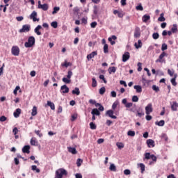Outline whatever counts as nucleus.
Masks as SVG:
<instances>
[{"instance_id":"f257e3e1","label":"nucleus","mask_w":178,"mask_h":178,"mask_svg":"<svg viewBox=\"0 0 178 178\" xmlns=\"http://www.w3.org/2000/svg\"><path fill=\"white\" fill-rule=\"evenodd\" d=\"M122 104L124 105L125 108H127V111H129V112H136V104H134L132 102H127V99H123L122 100Z\"/></svg>"},{"instance_id":"f03ea898","label":"nucleus","mask_w":178,"mask_h":178,"mask_svg":"<svg viewBox=\"0 0 178 178\" xmlns=\"http://www.w3.org/2000/svg\"><path fill=\"white\" fill-rule=\"evenodd\" d=\"M144 158H143V161H148V159H152L153 161H150L149 163V165H154V163H155V162H156V156L154 155V154H151V153L147 152L145 153L144 154Z\"/></svg>"},{"instance_id":"7ed1b4c3","label":"nucleus","mask_w":178,"mask_h":178,"mask_svg":"<svg viewBox=\"0 0 178 178\" xmlns=\"http://www.w3.org/2000/svg\"><path fill=\"white\" fill-rule=\"evenodd\" d=\"M63 176H67V171L64 168H60L56 171V178H63Z\"/></svg>"},{"instance_id":"20e7f679","label":"nucleus","mask_w":178,"mask_h":178,"mask_svg":"<svg viewBox=\"0 0 178 178\" xmlns=\"http://www.w3.org/2000/svg\"><path fill=\"white\" fill-rule=\"evenodd\" d=\"M34 44H35V38L34 36H30L28 38V41L24 43V47L26 48H31Z\"/></svg>"},{"instance_id":"39448f33","label":"nucleus","mask_w":178,"mask_h":178,"mask_svg":"<svg viewBox=\"0 0 178 178\" xmlns=\"http://www.w3.org/2000/svg\"><path fill=\"white\" fill-rule=\"evenodd\" d=\"M30 30H31V26H30V24H25L19 29V33H29Z\"/></svg>"},{"instance_id":"423d86ee","label":"nucleus","mask_w":178,"mask_h":178,"mask_svg":"<svg viewBox=\"0 0 178 178\" xmlns=\"http://www.w3.org/2000/svg\"><path fill=\"white\" fill-rule=\"evenodd\" d=\"M11 52L14 56H19L20 55V49L17 46H13L11 49Z\"/></svg>"},{"instance_id":"0eeeda50","label":"nucleus","mask_w":178,"mask_h":178,"mask_svg":"<svg viewBox=\"0 0 178 178\" xmlns=\"http://www.w3.org/2000/svg\"><path fill=\"white\" fill-rule=\"evenodd\" d=\"M166 53L163 51L162 54H160L159 58L156 60V63H163L165 62V56H166Z\"/></svg>"},{"instance_id":"6e6552de","label":"nucleus","mask_w":178,"mask_h":178,"mask_svg":"<svg viewBox=\"0 0 178 178\" xmlns=\"http://www.w3.org/2000/svg\"><path fill=\"white\" fill-rule=\"evenodd\" d=\"M145 111L146 115H149L152 113V112L154 111V108H152V104H148L147 106L145 108Z\"/></svg>"},{"instance_id":"1a4fd4ad","label":"nucleus","mask_w":178,"mask_h":178,"mask_svg":"<svg viewBox=\"0 0 178 178\" xmlns=\"http://www.w3.org/2000/svg\"><path fill=\"white\" fill-rule=\"evenodd\" d=\"M38 9H42V10H44V11L48 10L49 6L47 3L41 4L40 1H38Z\"/></svg>"},{"instance_id":"9d476101","label":"nucleus","mask_w":178,"mask_h":178,"mask_svg":"<svg viewBox=\"0 0 178 178\" xmlns=\"http://www.w3.org/2000/svg\"><path fill=\"white\" fill-rule=\"evenodd\" d=\"M30 19H31L33 22H40V19L37 18V12L35 11H33L31 14Z\"/></svg>"},{"instance_id":"9b49d317","label":"nucleus","mask_w":178,"mask_h":178,"mask_svg":"<svg viewBox=\"0 0 178 178\" xmlns=\"http://www.w3.org/2000/svg\"><path fill=\"white\" fill-rule=\"evenodd\" d=\"M170 105H171V110L172 111V112H176L177 111V108H178L177 102H170Z\"/></svg>"},{"instance_id":"f8f14e48","label":"nucleus","mask_w":178,"mask_h":178,"mask_svg":"<svg viewBox=\"0 0 178 178\" xmlns=\"http://www.w3.org/2000/svg\"><path fill=\"white\" fill-rule=\"evenodd\" d=\"M60 92L61 94H67L69 92V87L66 85H63L60 87Z\"/></svg>"},{"instance_id":"ddd939ff","label":"nucleus","mask_w":178,"mask_h":178,"mask_svg":"<svg viewBox=\"0 0 178 178\" xmlns=\"http://www.w3.org/2000/svg\"><path fill=\"white\" fill-rule=\"evenodd\" d=\"M106 115L108 116L109 118H111V119H118V117L116 115H113V110H108L106 113Z\"/></svg>"},{"instance_id":"4468645a","label":"nucleus","mask_w":178,"mask_h":178,"mask_svg":"<svg viewBox=\"0 0 178 178\" xmlns=\"http://www.w3.org/2000/svg\"><path fill=\"white\" fill-rule=\"evenodd\" d=\"M130 59V53L129 51L125 52L122 55V62H127Z\"/></svg>"},{"instance_id":"2eb2a0df","label":"nucleus","mask_w":178,"mask_h":178,"mask_svg":"<svg viewBox=\"0 0 178 178\" xmlns=\"http://www.w3.org/2000/svg\"><path fill=\"white\" fill-rule=\"evenodd\" d=\"M147 145L149 148H154L155 147V141L152 139H148L147 140Z\"/></svg>"},{"instance_id":"dca6fc26","label":"nucleus","mask_w":178,"mask_h":178,"mask_svg":"<svg viewBox=\"0 0 178 178\" xmlns=\"http://www.w3.org/2000/svg\"><path fill=\"white\" fill-rule=\"evenodd\" d=\"M134 38H140L141 35V32H140V28L136 27L135 28V31H134Z\"/></svg>"},{"instance_id":"f3484780","label":"nucleus","mask_w":178,"mask_h":178,"mask_svg":"<svg viewBox=\"0 0 178 178\" xmlns=\"http://www.w3.org/2000/svg\"><path fill=\"white\" fill-rule=\"evenodd\" d=\"M98 55V53L97 51H92L90 54H88L87 59L88 60H90V59H92L94 56H97Z\"/></svg>"},{"instance_id":"a211bd4d","label":"nucleus","mask_w":178,"mask_h":178,"mask_svg":"<svg viewBox=\"0 0 178 178\" xmlns=\"http://www.w3.org/2000/svg\"><path fill=\"white\" fill-rule=\"evenodd\" d=\"M67 149L68 152H70V154H72L73 155H76V154H77V150H76L75 147H68Z\"/></svg>"},{"instance_id":"6ab92c4d","label":"nucleus","mask_w":178,"mask_h":178,"mask_svg":"<svg viewBox=\"0 0 178 178\" xmlns=\"http://www.w3.org/2000/svg\"><path fill=\"white\" fill-rule=\"evenodd\" d=\"M22 152L24 154H29L30 153V145H25L22 148Z\"/></svg>"},{"instance_id":"aec40b11","label":"nucleus","mask_w":178,"mask_h":178,"mask_svg":"<svg viewBox=\"0 0 178 178\" xmlns=\"http://www.w3.org/2000/svg\"><path fill=\"white\" fill-rule=\"evenodd\" d=\"M91 114L95 115H96V116H99L101 113L98 108H93L91 111Z\"/></svg>"},{"instance_id":"412c9836","label":"nucleus","mask_w":178,"mask_h":178,"mask_svg":"<svg viewBox=\"0 0 178 178\" xmlns=\"http://www.w3.org/2000/svg\"><path fill=\"white\" fill-rule=\"evenodd\" d=\"M177 78V74H174V77L171 79V83L172 84V86H174L175 87H176V86H177V83L176 82V79Z\"/></svg>"},{"instance_id":"4be33fe9","label":"nucleus","mask_w":178,"mask_h":178,"mask_svg":"<svg viewBox=\"0 0 178 178\" xmlns=\"http://www.w3.org/2000/svg\"><path fill=\"white\" fill-rule=\"evenodd\" d=\"M42 29V26L41 25H38L37 28L35 29L34 31L37 35H41V32H40V30Z\"/></svg>"},{"instance_id":"5701e85b","label":"nucleus","mask_w":178,"mask_h":178,"mask_svg":"<svg viewBox=\"0 0 178 178\" xmlns=\"http://www.w3.org/2000/svg\"><path fill=\"white\" fill-rule=\"evenodd\" d=\"M134 45H135V48H136V49H138L141 48V47H143V42H141L140 40H138V43L136 42L134 44Z\"/></svg>"},{"instance_id":"b1692460","label":"nucleus","mask_w":178,"mask_h":178,"mask_svg":"<svg viewBox=\"0 0 178 178\" xmlns=\"http://www.w3.org/2000/svg\"><path fill=\"white\" fill-rule=\"evenodd\" d=\"M20 113H22V109L17 108L16 111L14 112L15 118H19V116H20Z\"/></svg>"},{"instance_id":"393cba45","label":"nucleus","mask_w":178,"mask_h":178,"mask_svg":"<svg viewBox=\"0 0 178 178\" xmlns=\"http://www.w3.org/2000/svg\"><path fill=\"white\" fill-rule=\"evenodd\" d=\"M134 88L136 90V92H138V93L143 92V88H141V86H138V85L134 86Z\"/></svg>"},{"instance_id":"a878e982","label":"nucleus","mask_w":178,"mask_h":178,"mask_svg":"<svg viewBox=\"0 0 178 178\" xmlns=\"http://www.w3.org/2000/svg\"><path fill=\"white\" fill-rule=\"evenodd\" d=\"M89 104H91L92 105H95L96 108H98V106H100L99 103H97V101L92 99L89 100Z\"/></svg>"},{"instance_id":"bb28decb","label":"nucleus","mask_w":178,"mask_h":178,"mask_svg":"<svg viewBox=\"0 0 178 178\" xmlns=\"http://www.w3.org/2000/svg\"><path fill=\"white\" fill-rule=\"evenodd\" d=\"M149 19H151V17L147 15H143V17H142V20L144 23H147V22H148Z\"/></svg>"},{"instance_id":"cd10ccee","label":"nucleus","mask_w":178,"mask_h":178,"mask_svg":"<svg viewBox=\"0 0 178 178\" xmlns=\"http://www.w3.org/2000/svg\"><path fill=\"white\" fill-rule=\"evenodd\" d=\"M47 106H49L52 111H55V104L52 103V102L47 101Z\"/></svg>"},{"instance_id":"c85d7f7f","label":"nucleus","mask_w":178,"mask_h":178,"mask_svg":"<svg viewBox=\"0 0 178 178\" xmlns=\"http://www.w3.org/2000/svg\"><path fill=\"white\" fill-rule=\"evenodd\" d=\"M108 71L110 74H112V73H115L116 72V67H110L108 68Z\"/></svg>"},{"instance_id":"c756f323","label":"nucleus","mask_w":178,"mask_h":178,"mask_svg":"<svg viewBox=\"0 0 178 178\" xmlns=\"http://www.w3.org/2000/svg\"><path fill=\"white\" fill-rule=\"evenodd\" d=\"M155 124H156L157 126H160V127H163L165 126V120H161L159 122H156Z\"/></svg>"},{"instance_id":"7c9ffc66","label":"nucleus","mask_w":178,"mask_h":178,"mask_svg":"<svg viewBox=\"0 0 178 178\" xmlns=\"http://www.w3.org/2000/svg\"><path fill=\"white\" fill-rule=\"evenodd\" d=\"M138 165L140 168L141 173L145 172V165L144 163H139Z\"/></svg>"},{"instance_id":"2f4dec72","label":"nucleus","mask_w":178,"mask_h":178,"mask_svg":"<svg viewBox=\"0 0 178 178\" xmlns=\"http://www.w3.org/2000/svg\"><path fill=\"white\" fill-rule=\"evenodd\" d=\"M72 92L75 95H80V89H79V88H75V89L73 90Z\"/></svg>"},{"instance_id":"473e14b6","label":"nucleus","mask_w":178,"mask_h":178,"mask_svg":"<svg viewBox=\"0 0 178 178\" xmlns=\"http://www.w3.org/2000/svg\"><path fill=\"white\" fill-rule=\"evenodd\" d=\"M37 144H38V141H37V139L35 138H32L31 139V145H37Z\"/></svg>"},{"instance_id":"72a5a7b5","label":"nucleus","mask_w":178,"mask_h":178,"mask_svg":"<svg viewBox=\"0 0 178 178\" xmlns=\"http://www.w3.org/2000/svg\"><path fill=\"white\" fill-rule=\"evenodd\" d=\"M165 14L161 13L160 15V17L158 18V21L159 22H165V20H166V19L165 18Z\"/></svg>"},{"instance_id":"f704fd0d","label":"nucleus","mask_w":178,"mask_h":178,"mask_svg":"<svg viewBox=\"0 0 178 178\" xmlns=\"http://www.w3.org/2000/svg\"><path fill=\"white\" fill-rule=\"evenodd\" d=\"M63 81L65 84H70V83H72V80L67 77L63 78Z\"/></svg>"},{"instance_id":"c9c22d12","label":"nucleus","mask_w":178,"mask_h":178,"mask_svg":"<svg viewBox=\"0 0 178 178\" xmlns=\"http://www.w3.org/2000/svg\"><path fill=\"white\" fill-rule=\"evenodd\" d=\"M152 88L153 91H155V92H159L161 91L159 86H156V85H153Z\"/></svg>"},{"instance_id":"e433bc0d","label":"nucleus","mask_w":178,"mask_h":178,"mask_svg":"<svg viewBox=\"0 0 178 178\" xmlns=\"http://www.w3.org/2000/svg\"><path fill=\"white\" fill-rule=\"evenodd\" d=\"M61 66L65 67H69V66H72V63L67 62V60H65V63H62Z\"/></svg>"},{"instance_id":"4c0bfd02","label":"nucleus","mask_w":178,"mask_h":178,"mask_svg":"<svg viewBox=\"0 0 178 178\" xmlns=\"http://www.w3.org/2000/svg\"><path fill=\"white\" fill-rule=\"evenodd\" d=\"M31 115L35 116L37 115V106H34L32 109Z\"/></svg>"},{"instance_id":"58836bf2","label":"nucleus","mask_w":178,"mask_h":178,"mask_svg":"<svg viewBox=\"0 0 178 178\" xmlns=\"http://www.w3.org/2000/svg\"><path fill=\"white\" fill-rule=\"evenodd\" d=\"M172 33H177V24H173L171 29Z\"/></svg>"},{"instance_id":"ea45409f","label":"nucleus","mask_w":178,"mask_h":178,"mask_svg":"<svg viewBox=\"0 0 178 178\" xmlns=\"http://www.w3.org/2000/svg\"><path fill=\"white\" fill-rule=\"evenodd\" d=\"M31 169H32V170L35 171L36 173H40V168H38L37 165H32Z\"/></svg>"},{"instance_id":"a19ab883","label":"nucleus","mask_w":178,"mask_h":178,"mask_svg":"<svg viewBox=\"0 0 178 178\" xmlns=\"http://www.w3.org/2000/svg\"><path fill=\"white\" fill-rule=\"evenodd\" d=\"M116 145L119 149H122V148H124V144L123 143H117Z\"/></svg>"},{"instance_id":"79ce46f5","label":"nucleus","mask_w":178,"mask_h":178,"mask_svg":"<svg viewBox=\"0 0 178 178\" xmlns=\"http://www.w3.org/2000/svg\"><path fill=\"white\" fill-rule=\"evenodd\" d=\"M109 170L111 172H116V166L115 165V164H111Z\"/></svg>"},{"instance_id":"37998d69","label":"nucleus","mask_w":178,"mask_h":178,"mask_svg":"<svg viewBox=\"0 0 178 178\" xmlns=\"http://www.w3.org/2000/svg\"><path fill=\"white\" fill-rule=\"evenodd\" d=\"M104 54H108V52H109L108 44L104 45Z\"/></svg>"},{"instance_id":"c03bdc74","label":"nucleus","mask_w":178,"mask_h":178,"mask_svg":"<svg viewBox=\"0 0 178 178\" xmlns=\"http://www.w3.org/2000/svg\"><path fill=\"white\" fill-rule=\"evenodd\" d=\"M60 10V8H59V7H54V10L52 12V15H56V13H58V12H59Z\"/></svg>"},{"instance_id":"a18cd8bd","label":"nucleus","mask_w":178,"mask_h":178,"mask_svg":"<svg viewBox=\"0 0 178 178\" xmlns=\"http://www.w3.org/2000/svg\"><path fill=\"white\" fill-rule=\"evenodd\" d=\"M127 136H129L130 137H134V136H136V132L134 131H129L127 132Z\"/></svg>"},{"instance_id":"49530a36","label":"nucleus","mask_w":178,"mask_h":178,"mask_svg":"<svg viewBox=\"0 0 178 178\" xmlns=\"http://www.w3.org/2000/svg\"><path fill=\"white\" fill-rule=\"evenodd\" d=\"M90 127L91 130H95L97 129V125L95 124H94V122H90Z\"/></svg>"},{"instance_id":"de8ad7c7","label":"nucleus","mask_w":178,"mask_h":178,"mask_svg":"<svg viewBox=\"0 0 178 178\" xmlns=\"http://www.w3.org/2000/svg\"><path fill=\"white\" fill-rule=\"evenodd\" d=\"M51 26L54 29H58V22L56 21H54V22L51 23Z\"/></svg>"},{"instance_id":"09e8293b","label":"nucleus","mask_w":178,"mask_h":178,"mask_svg":"<svg viewBox=\"0 0 178 178\" xmlns=\"http://www.w3.org/2000/svg\"><path fill=\"white\" fill-rule=\"evenodd\" d=\"M81 163H83V160L81 159H78L76 160V165L78 168H80V166H81Z\"/></svg>"},{"instance_id":"8fccbe9b","label":"nucleus","mask_w":178,"mask_h":178,"mask_svg":"<svg viewBox=\"0 0 178 178\" xmlns=\"http://www.w3.org/2000/svg\"><path fill=\"white\" fill-rule=\"evenodd\" d=\"M92 87H97V80L95 79V78L92 79Z\"/></svg>"},{"instance_id":"3c124183","label":"nucleus","mask_w":178,"mask_h":178,"mask_svg":"<svg viewBox=\"0 0 178 178\" xmlns=\"http://www.w3.org/2000/svg\"><path fill=\"white\" fill-rule=\"evenodd\" d=\"M105 91H106L105 87L101 88L99 89V94H100V95H104V94H105Z\"/></svg>"},{"instance_id":"603ef678","label":"nucleus","mask_w":178,"mask_h":178,"mask_svg":"<svg viewBox=\"0 0 178 178\" xmlns=\"http://www.w3.org/2000/svg\"><path fill=\"white\" fill-rule=\"evenodd\" d=\"M99 77L100 80H103L104 84H106V83H108L106 81V79H105V76L101 74V75H99Z\"/></svg>"},{"instance_id":"864d4df0","label":"nucleus","mask_w":178,"mask_h":178,"mask_svg":"<svg viewBox=\"0 0 178 178\" xmlns=\"http://www.w3.org/2000/svg\"><path fill=\"white\" fill-rule=\"evenodd\" d=\"M152 38H154V40H158V38H159V33H153Z\"/></svg>"},{"instance_id":"5fc2aeb1","label":"nucleus","mask_w":178,"mask_h":178,"mask_svg":"<svg viewBox=\"0 0 178 178\" xmlns=\"http://www.w3.org/2000/svg\"><path fill=\"white\" fill-rule=\"evenodd\" d=\"M72 76H73V72L68 71L67 78L70 80V79H72Z\"/></svg>"},{"instance_id":"6e6d98bb","label":"nucleus","mask_w":178,"mask_h":178,"mask_svg":"<svg viewBox=\"0 0 178 178\" xmlns=\"http://www.w3.org/2000/svg\"><path fill=\"white\" fill-rule=\"evenodd\" d=\"M168 49V44L163 43L161 46V51H166Z\"/></svg>"},{"instance_id":"4d7b16f0","label":"nucleus","mask_w":178,"mask_h":178,"mask_svg":"<svg viewBox=\"0 0 178 178\" xmlns=\"http://www.w3.org/2000/svg\"><path fill=\"white\" fill-rule=\"evenodd\" d=\"M19 90H20V86H16L15 89L13 91L14 95H17V91H19Z\"/></svg>"},{"instance_id":"13d9d810","label":"nucleus","mask_w":178,"mask_h":178,"mask_svg":"<svg viewBox=\"0 0 178 178\" xmlns=\"http://www.w3.org/2000/svg\"><path fill=\"white\" fill-rule=\"evenodd\" d=\"M161 138H162V140H164L165 141H168V135H166L165 134H163L161 135Z\"/></svg>"},{"instance_id":"bf43d9fd","label":"nucleus","mask_w":178,"mask_h":178,"mask_svg":"<svg viewBox=\"0 0 178 178\" xmlns=\"http://www.w3.org/2000/svg\"><path fill=\"white\" fill-rule=\"evenodd\" d=\"M97 22H92L91 24H90V27L92 28V29H95L96 27H97Z\"/></svg>"},{"instance_id":"052dcab7","label":"nucleus","mask_w":178,"mask_h":178,"mask_svg":"<svg viewBox=\"0 0 178 178\" xmlns=\"http://www.w3.org/2000/svg\"><path fill=\"white\" fill-rule=\"evenodd\" d=\"M35 134L38 136V137H42V134L41 133V131L40 130H35Z\"/></svg>"},{"instance_id":"680f3d73","label":"nucleus","mask_w":178,"mask_h":178,"mask_svg":"<svg viewBox=\"0 0 178 178\" xmlns=\"http://www.w3.org/2000/svg\"><path fill=\"white\" fill-rule=\"evenodd\" d=\"M151 81L145 79V78H142V82L143 84H149Z\"/></svg>"},{"instance_id":"e2e57ef3","label":"nucleus","mask_w":178,"mask_h":178,"mask_svg":"<svg viewBox=\"0 0 178 178\" xmlns=\"http://www.w3.org/2000/svg\"><path fill=\"white\" fill-rule=\"evenodd\" d=\"M132 102H138V97L134 95L132 97Z\"/></svg>"},{"instance_id":"0e129e2a","label":"nucleus","mask_w":178,"mask_h":178,"mask_svg":"<svg viewBox=\"0 0 178 178\" xmlns=\"http://www.w3.org/2000/svg\"><path fill=\"white\" fill-rule=\"evenodd\" d=\"M76 119H77V113H74L72 115L71 120H72V122H74V120H76Z\"/></svg>"},{"instance_id":"69168bd1","label":"nucleus","mask_w":178,"mask_h":178,"mask_svg":"<svg viewBox=\"0 0 178 178\" xmlns=\"http://www.w3.org/2000/svg\"><path fill=\"white\" fill-rule=\"evenodd\" d=\"M13 133L14 136H16V134H17V133H19V129H17V127H15L13 129Z\"/></svg>"},{"instance_id":"338daca9","label":"nucleus","mask_w":178,"mask_h":178,"mask_svg":"<svg viewBox=\"0 0 178 178\" xmlns=\"http://www.w3.org/2000/svg\"><path fill=\"white\" fill-rule=\"evenodd\" d=\"M8 118L5 115L0 117V122H6Z\"/></svg>"},{"instance_id":"774afa93","label":"nucleus","mask_w":178,"mask_h":178,"mask_svg":"<svg viewBox=\"0 0 178 178\" xmlns=\"http://www.w3.org/2000/svg\"><path fill=\"white\" fill-rule=\"evenodd\" d=\"M131 173V172L129 169L124 170V174L126 175V176H128V175H130Z\"/></svg>"}]
</instances>
